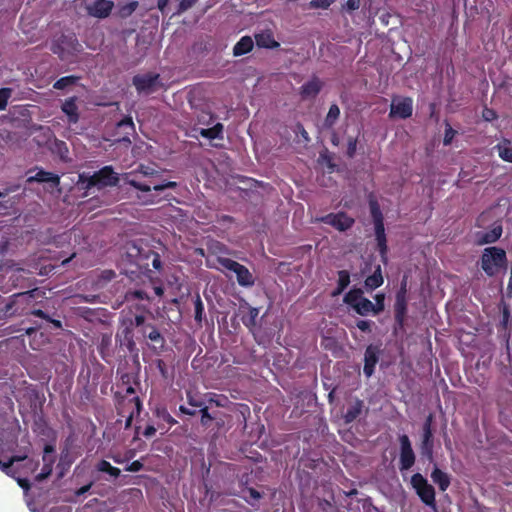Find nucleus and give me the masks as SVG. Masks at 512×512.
Wrapping results in <instances>:
<instances>
[{
  "label": "nucleus",
  "mask_w": 512,
  "mask_h": 512,
  "mask_svg": "<svg viewBox=\"0 0 512 512\" xmlns=\"http://www.w3.org/2000/svg\"><path fill=\"white\" fill-rule=\"evenodd\" d=\"M503 229L501 224H495L492 229L486 232H478L476 234V244L485 245L498 241L502 235Z\"/></svg>",
  "instance_id": "obj_22"
},
{
  "label": "nucleus",
  "mask_w": 512,
  "mask_h": 512,
  "mask_svg": "<svg viewBox=\"0 0 512 512\" xmlns=\"http://www.w3.org/2000/svg\"><path fill=\"white\" fill-rule=\"evenodd\" d=\"M456 135V131L449 125H446L444 138H443V144L445 146L450 145Z\"/></svg>",
  "instance_id": "obj_52"
},
{
  "label": "nucleus",
  "mask_w": 512,
  "mask_h": 512,
  "mask_svg": "<svg viewBox=\"0 0 512 512\" xmlns=\"http://www.w3.org/2000/svg\"><path fill=\"white\" fill-rule=\"evenodd\" d=\"M17 484L24 490V491H28L30 490L31 488V483L30 481L27 479V478H21V477H17L15 475V477H13Z\"/></svg>",
  "instance_id": "obj_58"
},
{
  "label": "nucleus",
  "mask_w": 512,
  "mask_h": 512,
  "mask_svg": "<svg viewBox=\"0 0 512 512\" xmlns=\"http://www.w3.org/2000/svg\"><path fill=\"white\" fill-rule=\"evenodd\" d=\"M142 338L149 339L153 343L154 349L164 348L165 338L153 323H147L146 320L142 326Z\"/></svg>",
  "instance_id": "obj_17"
},
{
  "label": "nucleus",
  "mask_w": 512,
  "mask_h": 512,
  "mask_svg": "<svg viewBox=\"0 0 512 512\" xmlns=\"http://www.w3.org/2000/svg\"><path fill=\"white\" fill-rule=\"evenodd\" d=\"M336 0H311L308 3L309 9H328Z\"/></svg>",
  "instance_id": "obj_45"
},
{
  "label": "nucleus",
  "mask_w": 512,
  "mask_h": 512,
  "mask_svg": "<svg viewBox=\"0 0 512 512\" xmlns=\"http://www.w3.org/2000/svg\"><path fill=\"white\" fill-rule=\"evenodd\" d=\"M374 299H375V303H373L374 315H378L379 313L383 312L385 309V294L377 293L374 296Z\"/></svg>",
  "instance_id": "obj_43"
},
{
  "label": "nucleus",
  "mask_w": 512,
  "mask_h": 512,
  "mask_svg": "<svg viewBox=\"0 0 512 512\" xmlns=\"http://www.w3.org/2000/svg\"><path fill=\"white\" fill-rule=\"evenodd\" d=\"M345 7L348 11H355L360 7V0H347Z\"/></svg>",
  "instance_id": "obj_60"
},
{
  "label": "nucleus",
  "mask_w": 512,
  "mask_h": 512,
  "mask_svg": "<svg viewBox=\"0 0 512 512\" xmlns=\"http://www.w3.org/2000/svg\"><path fill=\"white\" fill-rule=\"evenodd\" d=\"M77 101L78 97L72 96L65 99L61 105V110L67 116L69 124H76L80 119Z\"/></svg>",
  "instance_id": "obj_20"
},
{
  "label": "nucleus",
  "mask_w": 512,
  "mask_h": 512,
  "mask_svg": "<svg viewBox=\"0 0 512 512\" xmlns=\"http://www.w3.org/2000/svg\"><path fill=\"white\" fill-rule=\"evenodd\" d=\"M91 487H92V482H90V483H88L87 485H84V486L80 487L79 489H77V490L75 491V495H76L77 497L82 496V495H84L85 493H87V492L91 489Z\"/></svg>",
  "instance_id": "obj_62"
},
{
  "label": "nucleus",
  "mask_w": 512,
  "mask_h": 512,
  "mask_svg": "<svg viewBox=\"0 0 512 512\" xmlns=\"http://www.w3.org/2000/svg\"><path fill=\"white\" fill-rule=\"evenodd\" d=\"M350 284V273L347 270L338 271L337 288L333 292V295L341 294Z\"/></svg>",
  "instance_id": "obj_33"
},
{
  "label": "nucleus",
  "mask_w": 512,
  "mask_h": 512,
  "mask_svg": "<svg viewBox=\"0 0 512 512\" xmlns=\"http://www.w3.org/2000/svg\"><path fill=\"white\" fill-rule=\"evenodd\" d=\"M370 215L374 225V235L377 244V250L384 264L388 261L387 236L384 226V215L381 211L378 200L371 194L368 198Z\"/></svg>",
  "instance_id": "obj_4"
},
{
  "label": "nucleus",
  "mask_w": 512,
  "mask_h": 512,
  "mask_svg": "<svg viewBox=\"0 0 512 512\" xmlns=\"http://www.w3.org/2000/svg\"><path fill=\"white\" fill-rule=\"evenodd\" d=\"M323 86V81L317 76H313L299 88V95L302 100H313L318 96Z\"/></svg>",
  "instance_id": "obj_15"
},
{
  "label": "nucleus",
  "mask_w": 512,
  "mask_h": 512,
  "mask_svg": "<svg viewBox=\"0 0 512 512\" xmlns=\"http://www.w3.org/2000/svg\"><path fill=\"white\" fill-rule=\"evenodd\" d=\"M12 95L11 88H0V110H4L7 107L8 101Z\"/></svg>",
  "instance_id": "obj_46"
},
{
  "label": "nucleus",
  "mask_w": 512,
  "mask_h": 512,
  "mask_svg": "<svg viewBox=\"0 0 512 512\" xmlns=\"http://www.w3.org/2000/svg\"><path fill=\"white\" fill-rule=\"evenodd\" d=\"M156 174L153 170L149 171L148 167L141 166L140 171L126 173L123 176L124 183L137 191L135 197L142 205L155 204L159 201L158 196L152 191L161 192L178 187V183L175 181L159 182Z\"/></svg>",
  "instance_id": "obj_1"
},
{
  "label": "nucleus",
  "mask_w": 512,
  "mask_h": 512,
  "mask_svg": "<svg viewBox=\"0 0 512 512\" xmlns=\"http://www.w3.org/2000/svg\"><path fill=\"white\" fill-rule=\"evenodd\" d=\"M27 315H32V316L44 319L46 321H47V319H49V315L42 309H32L29 312H27Z\"/></svg>",
  "instance_id": "obj_59"
},
{
  "label": "nucleus",
  "mask_w": 512,
  "mask_h": 512,
  "mask_svg": "<svg viewBox=\"0 0 512 512\" xmlns=\"http://www.w3.org/2000/svg\"><path fill=\"white\" fill-rule=\"evenodd\" d=\"M31 450L30 441H26V445L21 447L19 454L13 455L7 462H4L2 465V472L10 477H15V474L18 473L17 468L13 467V464L16 462L25 461L28 459V453Z\"/></svg>",
  "instance_id": "obj_16"
},
{
  "label": "nucleus",
  "mask_w": 512,
  "mask_h": 512,
  "mask_svg": "<svg viewBox=\"0 0 512 512\" xmlns=\"http://www.w3.org/2000/svg\"><path fill=\"white\" fill-rule=\"evenodd\" d=\"M254 46V42L250 36H243L233 47L234 56H242L249 53Z\"/></svg>",
  "instance_id": "obj_28"
},
{
  "label": "nucleus",
  "mask_w": 512,
  "mask_h": 512,
  "mask_svg": "<svg viewBox=\"0 0 512 512\" xmlns=\"http://www.w3.org/2000/svg\"><path fill=\"white\" fill-rule=\"evenodd\" d=\"M373 325H374V322L371 320H358L356 322V327L365 333H371Z\"/></svg>",
  "instance_id": "obj_53"
},
{
  "label": "nucleus",
  "mask_w": 512,
  "mask_h": 512,
  "mask_svg": "<svg viewBox=\"0 0 512 512\" xmlns=\"http://www.w3.org/2000/svg\"><path fill=\"white\" fill-rule=\"evenodd\" d=\"M413 101L410 97H405L397 103H392L390 116H398L402 119H407L412 115Z\"/></svg>",
  "instance_id": "obj_21"
},
{
  "label": "nucleus",
  "mask_w": 512,
  "mask_h": 512,
  "mask_svg": "<svg viewBox=\"0 0 512 512\" xmlns=\"http://www.w3.org/2000/svg\"><path fill=\"white\" fill-rule=\"evenodd\" d=\"M143 467L144 465L141 461L135 460L131 462L129 465H127L124 470L128 472H139L140 470L143 469Z\"/></svg>",
  "instance_id": "obj_56"
},
{
  "label": "nucleus",
  "mask_w": 512,
  "mask_h": 512,
  "mask_svg": "<svg viewBox=\"0 0 512 512\" xmlns=\"http://www.w3.org/2000/svg\"><path fill=\"white\" fill-rule=\"evenodd\" d=\"M363 291L360 288H353L344 296V302L354 310V305L363 299Z\"/></svg>",
  "instance_id": "obj_32"
},
{
  "label": "nucleus",
  "mask_w": 512,
  "mask_h": 512,
  "mask_svg": "<svg viewBox=\"0 0 512 512\" xmlns=\"http://www.w3.org/2000/svg\"><path fill=\"white\" fill-rule=\"evenodd\" d=\"M138 7V2L132 1L120 8V15L122 17L130 16Z\"/></svg>",
  "instance_id": "obj_49"
},
{
  "label": "nucleus",
  "mask_w": 512,
  "mask_h": 512,
  "mask_svg": "<svg viewBox=\"0 0 512 512\" xmlns=\"http://www.w3.org/2000/svg\"><path fill=\"white\" fill-rule=\"evenodd\" d=\"M432 481L438 485L439 489L444 492L450 486V478L448 474L438 467H435L431 473Z\"/></svg>",
  "instance_id": "obj_27"
},
{
  "label": "nucleus",
  "mask_w": 512,
  "mask_h": 512,
  "mask_svg": "<svg viewBox=\"0 0 512 512\" xmlns=\"http://www.w3.org/2000/svg\"><path fill=\"white\" fill-rule=\"evenodd\" d=\"M254 38L259 48L276 49L280 46V43L274 39L273 32L269 29L256 33Z\"/></svg>",
  "instance_id": "obj_23"
},
{
  "label": "nucleus",
  "mask_w": 512,
  "mask_h": 512,
  "mask_svg": "<svg viewBox=\"0 0 512 512\" xmlns=\"http://www.w3.org/2000/svg\"><path fill=\"white\" fill-rule=\"evenodd\" d=\"M340 116V109L337 104H332L329 107L328 113L326 115L324 124L327 128H331L337 121Z\"/></svg>",
  "instance_id": "obj_37"
},
{
  "label": "nucleus",
  "mask_w": 512,
  "mask_h": 512,
  "mask_svg": "<svg viewBox=\"0 0 512 512\" xmlns=\"http://www.w3.org/2000/svg\"><path fill=\"white\" fill-rule=\"evenodd\" d=\"M142 410V402L138 396L131 397L129 400H121L118 402L117 412L118 415L124 416L128 413L125 420V428L132 425L135 416H138Z\"/></svg>",
  "instance_id": "obj_11"
},
{
  "label": "nucleus",
  "mask_w": 512,
  "mask_h": 512,
  "mask_svg": "<svg viewBox=\"0 0 512 512\" xmlns=\"http://www.w3.org/2000/svg\"><path fill=\"white\" fill-rule=\"evenodd\" d=\"M96 470L99 472L107 473L109 476H111L113 478H117L121 474V470L119 468L112 466L106 460H100L96 464Z\"/></svg>",
  "instance_id": "obj_34"
},
{
  "label": "nucleus",
  "mask_w": 512,
  "mask_h": 512,
  "mask_svg": "<svg viewBox=\"0 0 512 512\" xmlns=\"http://www.w3.org/2000/svg\"><path fill=\"white\" fill-rule=\"evenodd\" d=\"M411 485L416 491L420 500L428 507L437 511L435 489L428 483L427 479L420 473H415L411 477Z\"/></svg>",
  "instance_id": "obj_7"
},
{
  "label": "nucleus",
  "mask_w": 512,
  "mask_h": 512,
  "mask_svg": "<svg viewBox=\"0 0 512 512\" xmlns=\"http://www.w3.org/2000/svg\"><path fill=\"white\" fill-rule=\"evenodd\" d=\"M129 261L136 265L142 273L160 272L162 261L160 255L149 247L143 248L136 243L127 246L126 251Z\"/></svg>",
  "instance_id": "obj_2"
},
{
  "label": "nucleus",
  "mask_w": 512,
  "mask_h": 512,
  "mask_svg": "<svg viewBox=\"0 0 512 512\" xmlns=\"http://www.w3.org/2000/svg\"><path fill=\"white\" fill-rule=\"evenodd\" d=\"M380 350L377 346L368 345L364 353L363 372L367 378L371 377L375 371V366L379 361Z\"/></svg>",
  "instance_id": "obj_19"
},
{
  "label": "nucleus",
  "mask_w": 512,
  "mask_h": 512,
  "mask_svg": "<svg viewBox=\"0 0 512 512\" xmlns=\"http://www.w3.org/2000/svg\"><path fill=\"white\" fill-rule=\"evenodd\" d=\"M360 134V130H358V134L356 136H349L347 138V149H346V156L349 159H352L356 155L357 151V144H358V135Z\"/></svg>",
  "instance_id": "obj_41"
},
{
  "label": "nucleus",
  "mask_w": 512,
  "mask_h": 512,
  "mask_svg": "<svg viewBox=\"0 0 512 512\" xmlns=\"http://www.w3.org/2000/svg\"><path fill=\"white\" fill-rule=\"evenodd\" d=\"M53 463H54L53 458H51L49 460V462H44L41 472L39 474H37L35 477L36 481L41 482L51 475Z\"/></svg>",
  "instance_id": "obj_42"
},
{
  "label": "nucleus",
  "mask_w": 512,
  "mask_h": 512,
  "mask_svg": "<svg viewBox=\"0 0 512 512\" xmlns=\"http://www.w3.org/2000/svg\"><path fill=\"white\" fill-rule=\"evenodd\" d=\"M400 443V457L399 469L400 471L409 470L415 463V454L409 437L406 434L399 436Z\"/></svg>",
  "instance_id": "obj_12"
},
{
  "label": "nucleus",
  "mask_w": 512,
  "mask_h": 512,
  "mask_svg": "<svg viewBox=\"0 0 512 512\" xmlns=\"http://www.w3.org/2000/svg\"><path fill=\"white\" fill-rule=\"evenodd\" d=\"M198 0H180L178 9L176 11L177 14H182L192 8Z\"/></svg>",
  "instance_id": "obj_51"
},
{
  "label": "nucleus",
  "mask_w": 512,
  "mask_h": 512,
  "mask_svg": "<svg viewBox=\"0 0 512 512\" xmlns=\"http://www.w3.org/2000/svg\"><path fill=\"white\" fill-rule=\"evenodd\" d=\"M79 80L80 77L76 75L64 76L54 82L53 88L56 90H64L67 87L75 85Z\"/></svg>",
  "instance_id": "obj_35"
},
{
  "label": "nucleus",
  "mask_w": 512,
  "mask_h": 512,
  "mask_svg": "<svg viewBox=\"0 0 512 512\" xmlns=\"http://www.w3.org/2000/svg\"><path fill=\"white\" fill-rule=\"evenodd\" d=\"M317 222L332 226L340 232H345L353 227L355 220L346 212L329 213L316 219Z\"/></svg>",
  "instance_id": "obj_9"
},
{
  "label": "nucleus",
  "mask_w": 512,
  "mask_h": 512,
  "mask_svg": "<svg viewBox=\"0 0 512 512\" xmlns=\"http://www.w3.org/2000/svg\"><path fill=\"white\" fill-rule=\"evenodd\" d=\"M498 153L502 160L512 163V146H498Z\"/></svg>",
  "instance_id": "obj_47"
},
{
  "label": "nucleus",
  "mask_w": 512,
  "mask_h": 512,
  "mask_svg": "<svg viewBox=\"0 0 512 512\" xmlns=\"http://www.w3.org/2000/svg\"><path fill=\"white\" fill-rule=\"evenodd\" d=\"M125 298L131 300H150L148 293L144 289H130L126 292Z\"/></svg>",
  "instance_id": "obj_40"
},
{
  "label": "nucleus",
  "mask_w": 512,
  "mask_h": 512,
  "mask_svg": "<svg viewBox=\"0 0 512 512\" xmlns=\"http://www.w3.org/2000/svg\"><path fill=\"white\" fill-rule=\"evenodd\" d=\"M54 451H55V448H54L53 445L46 444L45 447H44L43 461L44 462H49L50 459H48V454L54 453Z\"/></svg>",
  "instance_id": "obj_61"
},
{
  "label": "nucleus",
  "mask_w": 512,
  "mask_h": 512,
  "mask_svg": "<svg viewBox=\"0 0 512 512\" xmlns=\"http://www.w3.org/2000/svg\"><path fill=\"white\" fill-rule=\"evenodd\" d=\"M384 282L383 275H382V269L380 265H377L375 267V270L372 275L368 276L365 279V287L369 290H374L378 287H380Z\"/></svg>",
  "instance_id": "obj_29"
},
{
  "label": "nucleus",
  "mask_w": 512,
  "mask_h": 512,
  "mask_svg": "<svg viewBox=\"0 0 512 512\" xmlns=\"http://www.w3.org/2000/svg\"><path fill=\"white\" fill-rule=\"evenodd\" d=\"M507 255L503 248L491 246L483 250L480 266L488 277H494L507 269Z\"/></svg>",
  "instance_id": "obj_5"
},
{
  "label": "nucleus",
  "mask_w": 512,
  "mask_h": 512,
  "mask_svg": "<svg viewBox=\"0 0 512 512\" xmlns=\"http://www.w3.org/2000/svg\"><path fill=\"white\" fill-rule=\"evenodd\" d=\"M200 413H201V424L203 426H209V423L214 419V417L209 413V410H208V407L203 405L201 408H200Z\"/></svg>",
  "instance_id": "obj_50"
},
{
  "label": "nucleus",
  "mask_w": 512,
  "mask_h": 512,
  "mask_svg": "<svg viewBox=\"0 0 512 512\" xmlns=\"http://www.w3.org/2000/svg\"><path fill=\"white\" fill-rule=\"evenodd\" d=\"M187 402L189 405L198 408H201L204 405V402L202 400L197 399L190 392L187 393Z\"/></svg>",
  "instance_id": "obj_57"
},
{
  "label": "nucleus",
  "mask_w": 512,
  "mask_h": 512,
  "mask_svg": "<svg viewBox=\"0 0 512 512\" xmlns=\"http://www.w3.org/2000/svg\"><path fill=\"white\" fill-rule=\"evenodd\" d=\"M364 403L362 400L356 399L355 402L348 407L345 412L343 419L346 424H350L355 421L362 413Z\"/></svg>",
  "instance_id": "obj_26"
},
{
  "label": "nucleus",
  "mask_w": 512,
  "mask_h": 512,
  "mask_svg": "<svg viewBox=\"0 0 512 512\" xmlns=\"http://www.w3.org/2000/svg\"><path fill=\"white\" fill-rule=\"evenodd\" d=\"M117 126H118V128L128 129L129 131L126 132L127 134H130L131 132H134V130H135L133 120L130 116H126L122 120H120L117 123Z\"/></svg>",
  "instance_id": "obj_48"
},
{
  "label": "nucleus",
  "mask_w": 512,
  "mask_h": 512,
  "mask_svg": "<svg viewBox=\"0 0 512 512\" xmlns=\"http://www.w3.org/2000/svg\"><path fill=\"white\" fill-rule=\"evenodd\" d=\"M155 433H156V428L153 425H148L143 431V436L146 438H150V437L154 436Z\"/></svg>",
  "instance_id": "obj_63"
},
{
  "label": "nucleus",
  "mask_w": 512,
  "mask_h": 512,
  "mask_svg": "<svg viewBox=\"0 0 512 512\" xmlns=\"http://www.w3.org/2000/svg\"><path fill=\"white\" fill-rule=\"evenodd\" d=\"M194 311V319L201 326L204 318V304L199 294H196L194 299Z\"/></svg>",
  "instance_id": "obj_39"
},
{
  "label": "nucleus",
  "mask_w": 512,
  "mask_h": 512,
  "mask_svg": "<svg viewBox=\"0 0 512 512\" xmlns=\"http://www.w3.org/2000/svg\"><path fill=\"white\" fill-rule=\"evenodd\" d=\"M138 93L151 94L157 91L161 86L160 75L147 73L143 75H136L132 79Z\"/></svg>",
  "instance_id": "obj_10"
},
{
  "label": "nucleus",
  "mask_w": 512,
  "mask_h": 512,
  "mask_svg": "<svg viewBox=\"0 0 512 512\" xmlns=\"http://www.w3.org/2000/svg\"><path fill=\"white\" fill-rule=\"evenodd\" d=\"M482 118L487 122H491L497 119L498 115L494 109L485 107L482 111Z\"/></svg>",
  "instance_id": "obj_55"
},
{
  "label": "nucleus",
  "mask_w": 512,
  "mask_h": 512,
  "mask_svg": "<svg viewBox=\"0 0 512 512\" xmlns=\"http://www.w3.org/2000/svg\"><path fill=\"white\" fill-rule=\"evenodd\" d=\"M395 330H403L408 314V297L395 296L393 305Z\"/></svg>",
  "instance_id": "obj_14"
},
{
  "label": "nucleus",
  "mask_w": 512,
  "mask_h": 512,
  "mask_svg": "<svg viewBox=\"0 0 512 512\" xmlns=\"http://www.w3.org/2000/svg\"><path fill=\"white\" fill-rule=\"evenodd\" d=\"M113 7L114 3L111 0H95L87 7V12L90 16L104 19L111 14Z\"/></svg>",
  "instance_id": "obj_18"
},
{
  "label": "nucleus",
  "mask_w": 512,
  "mask_h": 512,
  "mask_svg": "<svg viewBox=\"0 0 512 512\" xmlns=\"http://www.w3.org/2000/svg\"><path fill=\"white\" fill-rule=\"evenodd\" d=\"M217 262L224 269L232 271L236 274L237 282L240 286L252 287L254 285L255 278L246 266L225 257H218Z\"/></svg>",
  "instance_id": "obj_8"
},
{
  "label": "nucleus",
  "mask_w": 512,
  "mask_h": 512,
  "mask_svg": "<svg viewBox=\"0 0 512 512\" xmlns=\"http://www.w3.org/2000/svg\"><path fill=\"white\" fill-rule=\"evenodd\" d=\"M433 415L429 414L422 427L421 454L428 459L433 457L434 439L432 430Z\"/></svg>",
  "instance_id": "obj_13"
},
{
  "label": "nucleus",
  "mask_w": 512,
  "mask_h": 512,
  "mask_svg": "<svg viewBox=\"0 0 512 512\" xmlns=\"http://www.w3.org/2000/svg\"><path fill=\"white\" fill-rule=\"evenodd\" d=\"M354 311L361 316L374 315L373 303L366 297L354 305Z\"/></svg>",
  "instance_id": "obj_31"
},
{
  "label": "nucleus",
  "mask_w": 512,
  "mask_h": 512,
  "mask_svg": "<svg viewBox=\"0 0 512 512\" xmlns=\"http://www.w3.org/2000/svg\"><path fill=\"white\" fill-rule=\"evenodd\" d=\"M154 414L158 419L165 421L170 426H173L177 423V421L171 416L165 406H157L154 410Z\"/></svg>",
  "instance_id": "obj_38"
},
{
  "label": "nucleus",
  "mask_w": 512,
  "mask_h": 512,
  "mask_svg": "<svg viewBox=\"0 0 512 512\" xmlns=\"http://www.w3.org/2000/svg\"><path fill=\"white\" fill-rule=\"evenodd\" d=\"M79 178L81 184H85V188H104L108 186H117L119 183L118 174L114 171L112 166H104L90 176L81 174Z\"/></svg>",
  "instance_id": "obj_6"
},
{
  "label": "nucleus",
  "mask_w": 512,
  "mask_h": 512,
  "mask_svg": "<svg viewBox=\"0 0 512 512\" xmlns=\"http://www.w3.org/2000/svg\"><path fill=\"white\" fill-rule=\"evenodd\" d=\"M408 277L405 275L401 279L400 287L397 290L395 296L408 297Z\"/></svg>",
  "instance_id": "obj_54"
},
{
  "label": "nucleus",
  "mask_w": 512,
  "mask_h": 512,
  "mask_svg": "<svg viewBox=\"0 0 512 512\" xmlns=\"http://www.w3.org/2000/svg\"><path fill=\"white\" fill-rule=\"evenodd\" d=\"M246 305L248 306V314L242 317V322L247 328L252 329L256 325V319L259 315V309L251 307L247 303Z\"/></svg>",
  "instance_id": "obj_36"
},
{
  "label": "nucleus",
  "mask_w": 512,
  "mask_h": 512,
  "mask_svg": "<svg viewBox=\"0 0 512 512\" xmlns=\"http://www.w3.org/2000/svg\"><path fill=\"white\" fill-rule=\"evenodd\" d=\"M223 129L224 126L221 123H216L211 128H202L200 129V135L204 138L213 140V139H223Z\"/></svg>",
  "instance_id": "obj_30"
},
{
  "label": "nucleus",
  "mask_w": 512,
  "mask_h": 512,
  "mask_svg": "<svg viewBox=\"0 0 512 512\" xmlns=\"http://www.w3.org/2000/svg\"><path fill=\"white\" fill-rule=\"evenodd\" d=\"M38 289H32L26 292L16 293L12 296L10 303L6 305V311H11L14 306L20 303L30 304L31 301L37 296Z\"/></svg>",
  "instance_id": "obj_24"
},
{
  "label": "nucleus",
  "mask_w": 512,
  "mask_h": 512,
  "mask_svg": "<svg viewBox=\"0 0 512 512\" xmlns=\"http://www.w3.org/2000/svg\"><path fill=\"white\" fill-rule=\"evenodd\" d=\"M144 320H146V317L142 314L135 315L133 318L122 319L121 326L115 335L116 343L120 348H125L130 354L138 353L136 339H139V336H136L135 329L142 327Z\"/></svg>",
  "instance_id": "obj_3"
},
{
  "label": "nucleus",
  "mask_w": 512,
  "mask_h": 512,
  "mask_svg": "<svg viewBox=\"0 0 512 512\" xmlns=\"http://www.w3.org/2000/svg\"><path fill=\"white\" fill-rule=\"evenodd\" d=\"M27 182L52 183L54 186H58L60 184V177L57 174L40 169L34 176L28 177Z\"/></svg>",
  "instance_id": "obj_25"
},
{
  "label": "nucleus",
  "mask_w": 512,
  "mask_h": 512,
  "mask_svg": "<svg viewBox=\"0 0 512 512\" xmlns=\"http://www.w3.org/2000/svg\"><path fill=\"white\" fill-rule=\"evenodd\" d=\"M501 313H502V319L500 321V326L503 329H507L509 322H510V308L509 305L505 302L501 303Z\"/></svg>",
  "instance_id": "obj_44"
},
{
  "label": "nucleus",
  "mask_w": 512,
  "mask_h": 512,
  "mask_svg": "<svg viewBox=\"0 0 512 512\" xmlns=\"http://www.w3.org/2000/svg\"><path fill=\"white\" fill-rule=\"evenodd\" d=\"M115 276L116 274L113 270H104L101 274V278H103L106 281L112 280Z\"/></svg>",
  "instance_id": "obj_64"
}]
</instances>
